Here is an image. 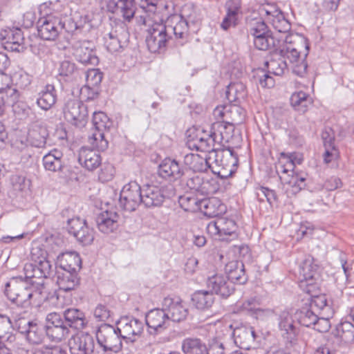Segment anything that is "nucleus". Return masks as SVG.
<instances>
[{
	"label": "nucleus",
	"mask_w": 354,
	"mask_h": 354,
	"mask_svg": "<svg viewBox=\"0 0 354 354\" xmlns=\"http://www.w3.org/2000/svg\"><path fill=\"white\" fill-rule=\"evenodd\" d=\"M337 336L346 344L354 342V325L350 322L339 324L336 328Z\"/></svg>",
	"instance_id": "52"
},
{
	"label": "nucleus",
	"mask_w": 354,
	"mask_h": 354,
	"mask_svg": "<svg viewBox=\"0 0 354 354\" xmlns=\"http://www.w3.org/2000/svg\"><path fill=\"white\" fill-rule=\"evenodd\" d=\"M296 37L300 41L301 46L305 48V53L303 55H301V52L299 50V44L297 46L290 44L292 43L291 37L286 38V42L288 43L289 45L286 44L279 52L284 59H288L292 72L299 77H304L307 72L308 64L306 62V57L309 52V45L306 39L299 38L297 36Z\"/></svg>",
	"instance_id": "5"
},
{
	"label": "nucleus",
	"mask_w": 354,
	"mask_h": 354,
	"mask_svg": "<svg viewBox=\"0 0 354 354\" xmlns=\"http://www.w3.org/2000/svg\"><path fill=\"white\" fill-rule=\"evenodd\" d=\"M194 306L198 310H209L214 303L215 297L209 290H197L192 296Z\"/></svg>",
	"instance_id": "43"
},
{
	"label": "nucleus",
	"mask_w": 354,
	"mask_h": 354,
	"mask_svg": "<svg viewBox=\"0 0 354 354\" xmlns=\"http://www.w3.org/2000/svg\"><path fill=\"white\" fill-rule=\"evenodd\" d=\"M0 95V99L3 100L4 104L6 103L8 104H15L18 102L20 95L18 90L10 85H9L6 89L3 90Z\"/></svg>",
	"instance_id": "63"
},
{
	"label": "nucleus",
	"mask_w": 354,
	"mask_h": 354,
	"mask_svg": "<svg viewBox=\"0 0 354 354\" xmlns=\"http://www.w3.org/2000/svg\"><path fill=\"white\" fill-rule=\"evenodd\" d=\"M187 135V145L191 149H196L209 154L216 148L215 140L212 133V126L209 131L204 129H189Z\"/></svg>",
	"instance_id": "9"
},
{
	"label": "nucleus",
	"mask_w": 354,
	"mask_h": 354,
	"mask_svg": "<svg viewBox=\"0 0 354 354\" xmlns=\"http://www.w3.org/2000/svg\"><path fill=\"white\" fill-rule=\"evenodd\" d=\"M189 189L196 192L201 195L207 196L214 194L218 189V185L214 180H204L199 175L189 177L186 182Z\"/></svg>",
	"instance_id": "28"
},
{
	"label": "nucleus",
	"mask_w": 354,
	"mask_h": 354,
	"mask_svg": "<svg viewBox=\"0 0 354 354\" xmlns=\"http://www.w3.org/2000/svg\"><path fill=\"white\" fill-rule=\"evenodd\" d=\"M279 174L283 189L288 197L297 194L306 187V178L302 174L295 171L294 174L286 172Z\"/></svg>",
	"instance_id": "23"
},
{
	"label": "nucleus",
	"mask_w": 354,
	"mask_h": 354,
	"mask_svg": "<svg viewBox=\"0 0 354 354\" xmlns=\"http://www.w3.org/2000/svg\"><path fill=\"white\" fill-rule=\"evenodd\" d=\"M162 306L166 310L169 320L174 322L185 321L189 314L187 304L180 297H165Z\"/></svg>",
	"instance_id": "17"
},
{
	"label": "nucleus",
	"mask_w": 354,
	"mask_h": 354,
	"mask_svg": "<svg viewBox=\"0 0 354 354\" xmlns=\"http://www.w3.org/2000/svg\"><path fill=\"white\" fill-rule=\"evenodd\" d=\"M77 71L75 64L70 61L65 60L61 62L59 68V75L64 77L66 81L75 78Z\"/></svg>",
	"instance_id": "59"
},
{
	"label": "nucleus",
	"mask_w": 354,
	"mask_h": 354,
	"mask_svg": "<svg viewBox=\"0 0 354 354\" xmlns=\"http://www.w3.org/2000/svg\"><path fill=\"white\" fill-rule=\"evenodd\" d=\"M45 330L48 337L52 341L59 342L70 335V329L64 322L62 315L51 313L46 317Z\"/></svg>",
	"instance_id": "11"
},
{
	"label": "nucleus",
	"mask_w": 354,
	"mask_h": 354,
	"mask_svg": "<svg viewBox=\"0 0 354 354\" xmlns=\"http://www.w3.org/2000/svg\"><path fill=\"white\" fill-rule=\"evenodd\" d=\"M184 162L194 172H204L209 168L212 169L209 154L205 157H202L198 154L188 153L184 157Z\"/></svg>",
	"instance_id": "41"
},
{
	"label": "nucleus",
	"mask_w": 354,
	"mask_h": 354,
	"mask_svg": "<svg viewBox=\"0 0 354 354\" xmlns=\"http://www.w3.org/2000/svg\"><path fill=\"white\" fill-rule=\"evenodd\" d=\"M311 103L312 100L310 96L303 91L295 92L290 97L291 105L295 110L302 113L306 111Z\"/></svg>",
	"instance_id": "50"
},
{
	"label": "nucleus",
	"mask_w": 354,
	"mask_h": 354,
	"mask_svg": "<svg viewBox=\"0 0 354 354\" xmlns=\"http://www.w3.org/2000/svg\"><path fill=\"white\" fill-rule=\"evenodd\" d=\"M56 277L59 288L65 292L74 290L80 283L77 272L57 269Z\"/></svg>",
	"instance_id": "36"
},
{
	"label": "nucleus",
	"mask_w": 354,
	"mask_h": 354,
	"mask_svg": "<svg viewBox=\"0 0 354 354\" xmlns=\"http://www.w3.org/2000/svg\"><path fill=\"white\" fill-rule=\"evenodd\" d=\"M167 7L157 0H140V8L144 14L137 17V21L138 24L148 27L146 43L149 50L153 53L165 51L167 42L171 38L168 35L161 15L162 8Z\"/></svg>",
	"instance_id": "1"
},
{
	"label": "nucleus",
	"mask_w": 354,
	"mask_h": 354,
	"mask_svg": "<svg viewBox=\"0 0 354 354\" xmlns=\"http://www.w3.org/2000/svg\"><path fill=\"white\" fill-rule=\"evenodd\" d=\"M201 199H198L192 195H184L179 198L180 207L186 212H196L201 207Z\"/></svg>",
	"instance_id": "57"
},
{
	"label": "nucleus",
	"mask_w": 354,
	"mask_h": 354,
	"mask_svg": "<svg viewBox=\"0 0 354 354\" xmlns=\"http://www.w3.org/2000/svg\"><path fill=\"white\" fill-rule=\"evenodd\" d=\"M57 93L53 84H46L39 93L37 104L42 110H49L56 102Z\"/></svg>",
	"instance_id": "42"
},
{
	"label": "nucleus",
	"mask_w": 354,
	"mask_h": 354,
	"mask_svg": "<svg viewBox=\"0 0 354 354\" xmlns=\"http://www.w3.org/2000/svg\"><path fill=\"white\" fill-rule=\"evenodd\" d=\"M225 271L227 274L226 277L232 282V284L234 283L243 284L247 281L244 265L241 261H232L227 263L225 265Z\"/></svg>",
	"instance_id": "39"
},
{
	"label": "nucleus",
	"mask_w": 354,
	"mask_h": 354,
	"mask_svg": "<svg viewBox=\"0 0 354 354\" xmlns=\"http://www.w3.org/2000/svg\"><path fill=\"white\" fill-rule=\"evenodd\" d=\"M212 171L223 179L232 176L236 171L239 159L232 148L216 147L209 154Z\"/></svg>",
	"instance_id": "4"
},
{
	"label": "nucleus",
	"mask_w": 354,
	"mask_h": 354,
	"mask_svg": "<svg viewBox=\"0 0 354 354\" xmlns=\"http://www.w3.org/2000/svg\"><path fill=\"white\" fill-rule=\"evenodd\" d=\"M318 266L315 263L313 257L308 255L299 267V285L305 292L310 293L319 279Z\"/></svg>",
	"instance_id": "8"
},
{
	"label": "nucleus",
	"mask_w": 354,
	"mask_h": 354,
	"mask_svg": "<svg viewBox=\"0 0 354 354\" xmlns=\"http://www.w3.org/2000/svg\"><path fill=\"white\" fill-rule=\"evenodd\" d=\"M159 176L169 180H176L183 175V170L175 160L165 158L159 165L158 170Z\"/></svg>",
	"instance_id": "31"
},
{
	"label": "nucleus",
	"mask_w": 354,
	"mask_h": 354,
	"mask_svg": "<svg viewBox=\"0 0 354 354\" xmlns=\"http://www.w3.org/2000/svg\"><path fill=\"white\" fill-rule=\"evenodd\" d=\"M199 19L194 13L187 14L186 8L182 15H174L169 17L165 22L167 31L169 36L173 34L176 39H185L188 35L189 24H196Z\"/></svg>",
	"instance_id": "7"
},
{
	"label": "nucleus",
	"mask_w": 354,
	"mask_h": 354,
	"mask_svg": "<svg viewBox=\"0 0 354 354\" xmlns=\"http://www.w3.org/2000/svg\"><path fill=\"white\" fill-rule=\"evenodd\" d=\"M78 162L88 171H93L101 165L102 158L96 151L82 148L79 153Z\"/></svg>",
	"instance_id": "40"
},
{
	"label": "nucleus",
	"mask_w": 354,
	"mask_h": 354,
	"mask_svg": "<svg viewBox=\"0 0 354 354\" xmlns=\"http://www.w3.org/2000/svg\"><path fill=\"white\" fill-rule=\"evenodd\" d=\"M11 82H14L16 86L21 88H25L31 83V77L24 70H19L15 72L11 78Z\"/></svg>",
	"instance_id": "61"
},
{
	"label": "nucleus",
	"mask_w": 354,
	"mask_h": 354,
	"mask_svg": "<svg viewBox=\"0 0 354 354\" xmlns=\"http://www.w3.org/2000/svg\"><path fill=\"white\" fill-rule=\"evenodd\" d=\"M71 353L95 354L96 344L93 337L87 333L73 335L68 341Z\"/></svg>",
	"instance_id": "21"
},
{
	"label": "nucleus",
	"mask_w": 354,
	"mask_h": 354,
	"mask_svg": "<svg viewBox=\"0 0 354 354\" xmlns=\"http://www.w3.org/2000/svg\"><path fill=\"white\" fill-rule=\"evenodd\" d=\"M46 129H33L29 131L27 140L31 146L41 148L44 147L46 143Z\"/></svg>",
	"instance_id": "54"
},
{
	"label": "nucleus",
	"mask_w": 354,
	"mask_h": 354,
	"mask_svg": "<svg viewBox=\"0 0 354 354\" xmlns=\"http://www.w3.org/2000/svg\"><path fill=\"white\" fill-rule=\"evenodd\" d=\"M57 268L77 272L81 268L82 261L75 252H66L60 254L57 259Z\"/></svg>",
	"instance_id": "33"
},
{
	"label": "nucleus",
	"mask_w": 354,
	"mask_h": 354,
	"mask_svg": "<svg viewBox=\"0 0 354 354\" xmlns=\"http://www.w3.org/2000/svg\"><path fill=\"white\" fill-rule=\"evenodd\" d=\"M67 230L83 245L92 243L94 240V230L89 227L86 220L75 217L68 220Z\"/></svg>",
	"instance_id": "15"
},
{
	"label": "nucleus",
	"mask_w": 354,
	"mask_h": 354,
	"mask_svg": "<svg viewBox=\"0 0 354 354\" xmlns=\"http://www.w3.org/2000/svg\"><path fill=\"white\" fill-rule=\"evenodd\" d=\"M166 198L162 187L147 184L142 187V204L147 207H160Z\"/></svg>",
	"instance_id": "24"
},
{
	"label": "nucleus",
	"mask_w": 354,
	"mask_h": 354,
	"mask_svg": "<svg viewBox=\"0 0 354 354\" xmlns=\"http://www.w3.org/2000/svg\"><path fill=\"white\" fill-rule=\"evenodd\" d=\"M227 15L224 17L221 27L227 30L230 27H234L236 25L238 20V12L239 10V3L237 0H232L226 3Z\"/></svg>",
	"instance_id": "48"
},
{
	"label": "nucleus",
	"mask_w": 354,
	"mask_h": 354,
	"mask_svg": "<svg viewBox=\"0 0 354 354\" xmlns=\"http://www.w3.org/2000/svg\"><path fill=\"white\" fill-rule=\"evenodd\" d=\"M61 18L53 14L46 13L41 17L37 23L39 36L48 41L55 40L61 33Z\"/></svg>",
	"instance_id": "14"
},
{
	"label": "nucleus",
	"mask_w": 354,
	"mask_h": 354,
	"mask_svg": "<svg viewBox=\"0 0 354 354\" xmlns=\"http://www.w3.org/2000/svg\"><path fill=\"white\" fill-rule=\"evenodd\" d=\"M184 354H208L206 344L199 338L187 337L182 342Z\"/></svg>",
	"instance_id": "46"
},
{
	"label": "nucleus",
	"mask_w": 354,
	"mask_h": 354,
	"mask_svg": "<svg viewBox=\"0 0 354 354\" xmlns=\"http://www.w3.org/2000/svg\"><path fill=\"white\" fill-rule=\"evenodd\" d=\"M63 153L61 151L54 149L43 157V165L45 169L50 171L62 170Z\"/></svg>",
	"instance_id": "47"
},
{
	"label": "nucleus",
	"mask_w": 354,
	"mask_h": 354,
	"mask_svg": "<svg viewBox=\"0 0 354 354\" xmlns=\"http://www.w3.org/2000/svg\"><path fill=\"white\" fill-rule=\"evenodd\" d=\"M5 294L7 297L17 306L27 307L31 304V299H42L35 291L34 288L22 277H12L5 286Z\"/></svg>",
	"instance_id": "3"
},
{
	"label": "nucleus",
	"mask_w": 354,
	"mask_h": 354,
	"mask_svg": "<svg viewBox=\"0 0 354 354\" xmlns=\"http://www.w3.org/2000/svg\"><path fill=\"white\" fill-rule=\"evenodd\" d=\"M113 6L114 12L120 13L124 19L130 21L136 13L135 0H117L109 3V6Z\"/></svg>",
	"instance_id": "45"
},
{
	"label": "nucleus",
	"mask_w": 354,
	"mask_h": 354,
	"mask_svg": "<svg viewBox=\"0 0 354 354\" xmlns=\"http://www.w3.org/2000/svg\"><path fill=\"white\" fill-rule=\"evenodd\" d=\"M146 324L149 328L157 332L167 328L169 320L164 308L151 310L146 315Z\"/></svg>",
	"instance_id": "32"
},
{
	"label": "nucleus",
	"mask_w": 354,
	"mask_h": 354,
	"mask_svg": "<svg viewBox=\"0 0 354 354\" xmlns=\"http://www.w3.org/2000/svg\"><path fill=\"white\" fill-rule=\"evenodd\" d=\"M259 303L255 298H250L240 305H237L236 308L238 311H248L254 313L257 317L261 315H270L272 314V310L270 309H261L258 307Z\"/></svg>",
	"instance_id": "51"
},
{
	"label": "nucleus",
	"mask_w": 354,
	"mask_h": 354,
	"mask_svg": "<svg viewBox=\"0 0 354 354\" xmlns=\"http://www.w3.org/2000/svg\"><path fill=\"white\" fill-rule=\"evenodd\" d=\"M92 122L95 128V131H100L104 132L105 130L109 129L111 122L108 116L104 112H94L92 119Z\"/></svg>",
	"instance_id": "58"
},
{
	"label": "nucleus",
	"mask_w": 354,
	"mask_h": 354,
	"mask_svg": "<svg viewBox=\"0 0 354 354\" xmlns=\"http://www.w3.org/2000/svg\"><path fill=\"white\" fill-rule=\"evenodd\" d=\"M227 115L225 122L234 127L241 123L244 119L243 109L236 105H228Z\"/></svg>",
	"instance_id": "56"
},
{
	"label": "nucleus",
	"mask_w": 354,
	"mask_h": 354,
	"mask_svg": "<svg viewBox=\"0 0 354 354\" xmlns=\"http://www.w3.org/2000/svg\"><path fill=\"white\" fill-rule=\"evenodd\" d=\"M199 210L208 217H216L225 212L226 207L218 198H206L201 199Z\"/></svg>",
	"instance_id": "35"
},
{
	"label": "nucleus",
	"mask_w": 354,
	"mask_h": 354,
	"mask_svg": "<svg viewBox=\"0 0 354 354\" xmlns=\"http://www.w3.org/2000/svg\"><path fill=\"white\" fill-rule=\"evenodd\" d=\"M89 143L98 151H104L108 147V141L104 138V132L95 131L88 138Z\"/></svg>",
	"instance_id": "60"
},
{
	"label": "nucleus",
	"mask_w": 354,
	"mask_h": 354,
	"mask_svg": "<svg viewBox=\"0 0 354 354\" xmlns=\"http://www.w3.org/2000/svg\"><path fill=\"white\" fill-rule=\"evenodd\" d=\"M206 283L211 292L223 299L229 297L235 290L232 282L223 274H215L209 277Z\"/></svg>",
	"instance_id": "22"
},
{
	"label": "nucleus",
	"mask_w": 354,
	"mask_h": 354,
	"mask_svg": "<svg viewBox=\"0 0 354 354\" xmlns=\"http://www.w3.org/2000/svg\"><path fill=\"white\" fill-rule=\"evenodd\" d=\"M141 203L142 204V187L136 181L125 185L120 192V206L126 211L133 212Z\"/></svg>",
	"instance_id": "10"
},
{
	"label": "nucleus",
	"mask_w": 354,
	"mask_h": 354,
	"mask_svg": "<svg viewBox=\"0 0 354 354\" xmlns=\"http://www.w3.org/2000/svg\"><path fill=\"white\" fill-rule=\"evenodd\" d=\"M232 335L235 344L245 350H250L253 347L257 338L254 330L251 326L237 327L234 330Z\"/></svg>",
	"instance_id": "29"
},
{
	"label": "nucleus",
	"mask_w": 354,
	"mask_h": 354,
	"mask_svg": "<svg viewBox=\"0 0 354 354\" xmlns=\"http://www.w3.org/2000/svg\"><path fill=\"white\" fill-rule=\"evenodd\" d=\"M260 15L272 24L279 32L286 33L290 28V23L285 18L283 12L274 5H267L260 8Z\"/></svg>",
	"instance_id": "20"
},
{
	"label": "nucleus",
	"mask_w": 354,
	"mask_h": 354,
	"mask_svg": "<svg viewBox=\"0 0 354 354\" xmlns=\"http://www.w3.org/2000/svg\"><path fill=\"white\" fill-rule=\"evenodd\" d=\"M236 224L232 219L219 218L216 221L210 222L207 230L213 234H218L222 241H230L237 238Z\"/></svg>",
	"instance_id": "19"
},
{
	"label": "nucleus",
	"mask_w": 354,
	"mask_h": 354,
	"mask_svg": "<svg viewBox=\"0 0 354 354\" xmlns=\"http://www.w3.org/2000/svg\"><path fill=\"white\" fill-rule=\"evenodd\" d=\"M64 318V322L68 328L82 330L87 324L84 313L79 309L69 308L63 312L62 315Z\"/></svg>",
	"instance_id": "38"
},
{
	"label": "nucleus",
	"mask_w": 354,
	"mask_h": 354,
	"mask_svg": "<svg viewBox=\"0 0 354 354\" xmlns=\"http://www.w3.org/2000/svg\"><path fill=\"white\" fill-rule=\"evenodd\" d=\"M10 318L12 321L13 329H16L19 333L26 335L32 322L20 316V315L15 313H12Z\"/></svg>",
	"instance_id": "62"
},
{
	"label": "nucleus",
	"mask_w": 354,
	"mask_h": 354,
	"mask_svg": "<svg viewBox=\"0 0 354 354\" xmlns=\"http://www.w3.org/2000/svg\"><path fill=\"white\" fill-rule=\"evenodd\" d=\"M95 354L118 353L122 347V339L118 329L108 324L102 325L96 333Z\"/></svg>",
	"instance_id": "6"
},
{
	"label": "nucleus",
	"mask_w": 354,
	"mask_h": 354,
	"mask_svg": "<svg viewBox=\"0 0 354 354\" xmlns=\"http://www.w3.org/2000/svg\"><path fill=\"white\" fill-rule=\"evenodd\" d=\"M27 339L32 344H39L42 339V331L37 323L32 322L26 333Z\"/></svg>",
	"instance_id": "64"
},
{
	"label": "nucleus",
	"mask_w": 354,
	"mask_h": 354,
	"mask_svg": "<svg viewBox=\"0 0 354 354\" xmlns=\"http://www.w3.org/2000/svg\"><path fill=\"white\" fill-rule=\"evenodd\" d=\"M11 188L8 192L9 197L20 201L28 192L30 181L23 174H15L10 176Z\"/></svg>",
	"instance_id": "27"
},
{
	"label": "nucleus",
	"mask_w": 354,
	"mask_h": 354,
	"mask_svg": "<svg viewBox=\"0 0 354 354\" xmlns=\"http://www.w3.org/2000/svg\"><path fill=\"white\" fill-rule=\"evenodd\" d=\"M119 215L113 211H104L96 218L98 230L104 234H109L118 227Z\"/></svg>",
	"instance_id": "34"
},
{
	"label": "nucleus",
	"mask_w": 354,
	"mask_h": 354,
	"mask_svg": "<svg viewBox=\"0 0 354 354\" xmlns=\"http://www.w3.org/2000/svg\"><path fill=\"white\" fill-rule=\"evenodd\" d=\"M278 328L283 339L291 345L297 343L299 329L296 326L292 313L288 310L281 311L278 317Z\"/></svg>",
	"instance_id": "18"
},
{
	"label": "nucleus",
	"mask_w": 354,
	"mask_h": 354,
	"mask_svg": "<svg viewBox=\"0 0 354 354\" xmlns=\"http://www.w3.org/2000/svg\"><path fill=\"white\" fill-rule=\"evenodd\" d=\"M126 30L124 27H116L104 36V46L111 53L120 52L123 49V39H126Z\"/></svg>",
	"instance_id": "30"
},
{
	"label": "nucleus",
	"mask_w": 354,
	"mask_h": 354,
	"mask_svg": "<svg viewBox=\"0 0 354 354\" xmlns=\"http://www.w3.org/2000/svg\"><path fill=\"white\" fill-rule=\"evenodd\" d=\"M298 323L306 327H313L319 321V317L310 307H304L295 313Z\"/></svg>",
	"instance_id": "49"
},
{
	"label": "nucleus",
	"mask_w": 354,
	"mask_h": 354,
	"mask_svg": "<svg viewBox=\"0 0 354 354\" xmlns=\"http://www.w3.org/2000/svg\"><path fill=\"white\" fill-rule=\"evenodd\" d=\"M269 73L275 75H281L287 70L288 64L280 52H274L271 55V58L265 62Z\"/></svg>",
	"instance_id": "44"
},
{
	"label": "nucleus",
	"mask_w": 354,
	"mask_h": 354,
	"mask_svg": "<svg viewBox=\"0 0 354 354\" xmlns=\"http://www.w3.org/2000/svg\"><path fill=\"white\" fill-rule=\"evenodd\" d=\"M2 44L4 48L12 52H23L26 49L24 37L21 29L14 28L5 31Z\"/></svg>",
	"instance_id": "26"
},
{
	"label": "nucleus",
	"mask_w": 354,
	"mask_h": 354,
	"mask_svg": "<svg viewBox=\"0 0 354 354\" xmlns=\"http://www.w3.org/2000/svg\"><path fill=\"white\" fill-rule=\"evenodd\" d=\"M63 113L65 119L77 127H84L87 122V106L78 100H68L63 108Z\"/></svg>",
	"instance_id": "12"
},
{
	"label": "nucleus",
	"mask_w": 354,
	"mask_h": 354,
	"mask_svg": "<svg viewBox=\"0 0 354 354\" xmlns=\"http://www.w3.org/2000/svg\"><path fill=\"white\" fill-rule=\"evenodd\" d=\"M245 95V86L241 83L230 84L225 91L226 98L231 102L244 98Z\"/></svg>",
	"instance_id": "53"
},
{
	"label": "nucleus",
	"mask_w": 354,
	"mask_h": 354,
	"mask_svg": "<svg viewBox=\"0 0 354 354\" xmlns=\"http://www.w3.org/2000/svg\"><path fill=\"white\" fill-rule=\"evenodd\" d=\"M212 133L216 147H224L234 139V127L224 121L216 122L212 125Z\"/></svg>",
	"instance_id": "25"
},
{
	"label": "nucleus",
	"mask_w": 354,
	"mask_h": 354,
	"mask_svg": "<svg viewBox=\"0 0 354 354\" xmlns=\"http://www.w3.org/2000/svg\"><path fill=\"white\" fill-rule=\"evenodd\" d=\"M13 330L11 318L6 315L0 314V339L6 338L7 341L12 342L14 336L12 335Z\"/></svg>",
	"instance_id": "55"
},
{
	"label": "nucleus",
	"mask_w": 354,
	"mask_h": 354,
	"mask_svg": "<svg viewBox=\"0 0 354 354\" xmlns=\"http://www.w3.org/2000/svg\"><path fill=\"white\" fill-rule=\"evenodd\" d=\"M73 54L76 60L83 64L97 65L99 59L96 55L94 44L88 40H75L72 43Z\"/></svg>",
	"instance_id": "16"
},
{
	"label": "nucleus",
	"mask_w": 354,
	"mask_h": 354,
	"mask_svg": "<svg viewBox=\"0 0 354 354\" xmlns=\"http://www.w3.org/2000/svg\"><path fill=\"white\" fill-rule=\"evenodd\" d=\"M117 329L123 339L134 342L142 335L144 324L137 318L126 316L117 322Z\"/></svg>",
	"instance_id": "13"
},
{
	"label": "nucleus",
	"mask_w": 354,
	"mask_h": 354,
	"mask_svg": "<svg viewBox=\"0 0 354 354\" xmlns=\"http://www.w3.org/2000/svg\"><path fill=\"white\" fill-rule=\"evenodd\" d=\"M46 252L39 248H32L31 259L32 262L25 264L24 271L26 279H30V284L40 297L46 298L47 294L46 279L53 272V265L47 260Z\"/></svg>",
	"instance_id": "2"
},
{
	"label": "nucleus",
	"mask_w": 354,
	"mask_h": 354,
	"mask_svg": "<svg viewBox=\"0 0 354 354\" xmlns=\"http://www.w3.org/2000/svg\"><path fill=\"white\" fill-rule=\"evenodd\" d=\"M302 162L303 157L299 153H281L279 162L276 165L277 172L278 174L286 172L294 174L295 166L301 165Z\"/></svg>",
	"instance_id": "37"
}]
</instances>
